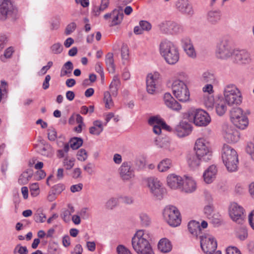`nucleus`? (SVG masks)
<instances>
[{
    "label": "nucleus",
    "mask_w": 254,
    "mask_h": 254,
    "mask_svg": "<svg viewBox=\"0 0 254 254\" xmlns=\"http://www.w3.org/2000/svg\"><path fill=\"white\" fill-rule=\"evenodd\" d=\"M151 235L146 230H139L132 238V246L137 254H154L150 244Z\"/></svg>",
    "instance_id": "1"
},
{
    "label": "nucleus",
    "mask_w": 254,
    "mask_h": 254,
    "mask_svg": "<svg viewBox=\"0 0 254 254\" xmlns=\"http://www.w3.org/2000/svg\"><path fill=\"white\" fill-rule=\"evenodd\" d=\"M159 52L166 62L169 64H175L179 60L180 53L178 46L168 39L161 40L159 44Z\"/></svg>",
    "instance_id": "2"
},
{
    "label": "nucleus",
    "mask_w": 254,
    "mask_h": 254,
    "mask_svg": "<svg viewBox=\"0 0 254 254\" xmlns=\"http://www.w3.org/2000/svg\"><path fill=\"white\" fill-rule=\"evenodd\" d=\"M223 162L230 172H236L238 168V155L236 151L227 144H224L221 151Z\"/></svg>",
    "instance_id": "3"
},
{
    "label": "nucleus",
    "mask_w": 254,
    "mask_h": 254,
    "mask_svg": "<svg viewBox=\"0 0 254 254\" xmlns=\"http://www.w3.org/2000/svg\"><path fill=\"white\" fill-rule=\"evenodd\" d=\"M234 52L231 44L230 38L223 36L218 42L216 47L215 55L218 59L227 60L232 57Z\"/></svg>",
    "instance_id": "4"
},
{
    "label": "nucleus",
    "mask_w": 254,
    "mask_h": 254,
    "mask_svg": "<svg viewBox=\"0 0 254 254\" xmlns=\"http://www.w3.org/2000/svg\"><path fill=\"white\" fill-rule=\"evenodd\" d=\"M194 150L195 155L207 162L211 160L212 150L209 142L204 138H199L195 142Z\"/></svg>",
    "instance_id": "5"
},
{
    "label": "nucleus",
    "mask_w": 254,
    "mask_h": 254,
    "mask_svg": "<svg viewBox=\"0 0 254 254\" xmlns=\"http://www.w3.org/2000/svg\"><path fill=\"white\" fill-rule=\"evenodd\" d=\"M223 95L225 102L229 106L239 105L242 102V93L233 84L226 85L224 88Z\"/></svg>",
    "instance_id": "6"
},
{
    "label": "nucleus",
    "mask_w": 254,
    "mask_h": 254,
    "mask_svg": "<svg viewBox=\"0 0 254 254\" xmlns=\"http://www.w3.org/2000/svg\"><path fill=\"white\" fill-rule=\"evenodd\" d=\"M172 90L174 96L180 102L185 103L189 101L190 93L189 88L182 80H173Z\"/></svg>",
    "instance_id": "7"
},
{
    "label": "nucleus",
    "mask_w": 254,
    "mask_h": 254,
    "mask_svg": "<svg viewBox=\"0 0 254 254\" xmlns=\"http://www.w3.org/2000/svg\"><path fill=\"white\" fill-rule=\"evenodd\" d=\"M188 118L190 121H193L194 124L198 127H205L211 121V118L208 114L201 109L189 111Z\"/></svg>",
    "instance_id": "8"
},
{
    "label": "nucleus",
    "mask_w": 254,
    "mask_h": 254,
    "mask_svg": "<svg viewBox=\"0 0 254 254\" xmlns=\"http://www.w3.org/2000/svg\"><path fill=\"white\" fill-rule=\"evenodd\" d=\"M124 11L127 14V6L124 9L121 6H118L110 12L105 14L104 19L108 22L110 27L120 24L124 18Z\"/></svg>",
    "instance_id": "9"
},
{
    "label": "nucleus",
    "mask_w": 254,
    "mask_h": 254,
    "mask_svg": "<svg viewBox=\"0 0 254 254\" xmlns=\"http://www.w3.org/2000/svg\"><path fill=\"white\" fill-rule=\"evenodd\" d=\"M163 217L169 225L175 227L180 225L181 222V214L175 206H167L163 211Z\"/></svg>",
    "instance_id": "10"
},
{
    "label": "nucleus",
    "mask_w": 254,
    "mask_h": 254,
    "mask_svg": "<svg viewBox=\"0 0 254 254\" xmlns=\"http://www.w3.org/2000/svg\"><path fill=\"white\" fill-rule=\"evenodd\" d=\"M230 118L234 125L241 129H245L249 125V119L240 108H233L230 112Z\"/></svg>",
    "instance_id": "11"
},
{
    "label": "nucleus",
    "mask_w": 254,
    "mask_h": 254,
    "mask_svg": "<svg viewBox=\"0 0 254 254\" xmlns=\"http://www.w3.org/2000/svg\"><path fill=\"white\" fill-rule=\"evenodd\" d=\"M144 182L149 189L150 192L156 199L160 200L163 198L165 189L157 178L154 177L147 178L144 179Z\"/></svg>",
    "instance_id": "12"
},
{
    "label": "nucleus",
    "mask_w": 254,
    "mask_h": 254,
    "mask_svg": "<svg viewBox=\"0 0 254 254\" xmlns=\"http://www.w3.org/2000/svg\"><path fill=\"white\" fill-rule=\"evenodd\" d=\"M17 12L16 7L10 0L0 1V19L5 20L7 18H14Z\"/></svg>",
    "instance_id": "13"
},
{
    "label": "nucleus",
    "mask_w": 254,
    "mask_h": 254,
    "mask_svg": "<svg viewBox=\"0 0 254 254\" xmlns=\"http://www.w3.org/2000/svg\"><path fill=\"white\" fill-rule=\"evenodd\" d=\"M200 246L205 254H213L217 247L216 239L211 235L205 234L200 236Z\"/></svg>",
    "instance_id": "14"
},
{
    "label": "nucleus",
    "mask_w": 254,
    "mask_h": 254,
    "mask_svg": "<svg viewBox=\"0 0 254 254\" xmlns=\"http://www.w3.org/2000/svg\"><path fill=\"white\" fill-rule=\"evenodd\" d=\"M232 58L239 64H248L252 62L251 54L244 49H235Z\"/></svg>",
    "instance_id": "15"
},
{
    "label": "nucleus",
    "mask_w": 254,
    "mask_h": 254,
    "mask_svg": "<svg viewBox=\"0 0 254 254\" xmlns=\"http://www.w3.org/2000/svg\"><path fill=\"white\" fill-rule=\"evenodd\" d=\"M244 209L237 203L232 202L229 207V214L231 218L238 223H241L244 218Z\"/></svg>",
    "instance_id": "16"
},
{
    "label": "nucleus",
    "mask_w": 254,
    "mask_h": 254,
    "mask_svg": "<svg viewBox=\"0 0 254 254\" xmlns=\"http://www.w3.org/2000/svg\"><path fill=\"white\" fill-rule=\"evenodd\" d=\"M192 130V127L191 124L186 120L180 121L174 129V133L180 138L188 136Z\"/></svg>",
    "instance_id": "17"
},
{
    "label": "nucleus",
    "mask_w": 254,
    "mask_h": 254,
    "mask_svg": "<svg viewBox=\"0 0 254 254\" xmlns=\"http://www.w3.org/2000/svg\"><path fill=\"white\" fill-rule=\"evenodd\" d=\"M160 74L158 72L150 73L146 78V90L148 93L153 94L155 93L157 86L159 83Z\"/></svg>",
    "instance_id": "18"
},
{
    "label": "nucleus",
    "mask_w": 254,
    "mask_h": 254,
    "mask_svg": "<svg viewBox=\"0 0 254 254\" xmlns=\"http://www.w3.org/2000/svg\"><path fill=\"white\" fill-rule=\"evenodd\" d=\"M148 123L153 127V132L156 134H160L162 128L168 129L169 127L165 122L158 117H152L149 118Z\"/></svg>",
    "instance_id": "19"
},
{
    "label": "nucleus",
    "mask_w": 254,
    "mask_h": 254,
    "mask_svg": "<svg viewBox=\"0 0 254 254\" xmlns=\"http://www.w3.org/2000/svg\"><path fill=\"white\" fill-rule=\"evenodd\" d=\"M167 183L171 189H181L183 184V178L175 174H170L167 177Z\"/></svg>",
    "instance_id": "20"
},
{
    "label": "nucleus",
    "mask_w": 254,
    "mask_h": 254,
    "mask_svg": "<svg viewBox=\"0 0 254 254\" xmlns=\"http://www.w3.org/2000/svg\"><path fill=\"white\" fill-rule=\"evenodd\" d=\"M218 170L217 166L211 165L209 166L203 173V179L207 184H211L216 178Z\"/></svg>",
    "instance_id": "21"
},
{
    "label": "nucleus",
    "mask_w": 254,
    "mask_h": 254,
    "mask_svg": "<svg viewBox=\"0 0 254 254\" xmlns=\"http://www.w3.org/2000/svg\"><path fill=\"white\" fill-rule=\"evenodd\" d=\"M163 99L165 104L169 108L176 111L181 110V105L173 97L170 93H165Z\"/></svg>",
    "instance_id": "22"
},
{
    "label": "nucleus",
    "mask_w": 254,
    "mask_h": 254,
    "mask_svg": "<svg viewBox=\"0 0 254 254\" xmlns=\"http://www.w3.org/2000/svg\"><path fill=\"white\" fill-rule=\"evenodd\" d=\"M177 6L178 10L182 13L190 16L193 14L192 6L188 0H179Z\"/></svg>",
    "instance_id": "23"
},
{
    "label": "nucleus",
    "mask_w": 254,
    "mask_h": 254,
    "mask_svg": "<svg viewBox=\"0 0 254 254\" xmlns=\"http://www.w3.org/2000/svg\"><path fill=\"white\" fill-rule=\"evenodd\" d=\"M223 136L227 142L229 143H235L239 139L240 133L232 127H228L224 131Z\"/></svg>",
    "instance_id": "24"
},
{
    "label": "nucleus",
    "mask_w": 254,
    "mask_h": 254,
    "mask_svg": "<svg viewBox=\"0 0 254 254\" xmlns=\"http://www.w3.org/2000/svg\"><path fill=\"white\" fill-rule=\"evenodd\" d=\"M183 190L187 193L194 191L196 188V183L192 177L185 176L183 178Z\"/></svg>",
    "instance_id": "25"
},
{
    "label": "nucleus",
    "mask_w": 254,
    "mask_h": 254,
    "mask_svg": "<svg viewBox=\"0 0 254 254\" xmlns=\"http://www.w3.org/2000/svg\"><path fill=\"white\" fill-rule=\"evenodd\" d=\"M222 17V12L219 9L209 11L206 15L208 22L211 25H215L219 23Z\"/></svg>",
    "instance_id": "26"
},
{
    "label": "nucleus",
    "mask_w": 254,
    "mask_h": 254,
    "mask_svg": "<svg viewBox=\"0 0 254 254\" xmlns=\"http://www.w3.org/2000/svg\"><path fill=\"white\" fill-rule=\"evenodd\" d=\"M158 250L162 253H168L172 249L171 242L167 238L161 239L158 244Z\"/></svg>",
    "instance_id": "27"
},
{
    "label": "nucleus",
    "mask_w": 254,
    "mask_h": 254,
    "mask_svg": "<svg viewBox=\"0 0 254 254\" xmlns=\"http://www.w3.org/2000/svg\"><path fill=\"white\" fill-rule=\"evenodd\" d=\"M104 126L101 121L96 120L94 121L93 126L89 128L90 133L95 135H99L103 131Z\"/></svg>",
    "instance_id": "28"
},
{
    "label": "nucleus",
    "mask_w": 254,
    "mask_h": 254,
    "mask_svg": "<svg viewBox=\"0 0 254 254\" xmlns=\"http://www.w3.org/2000/svg\"><path fill=\"white\" fill-rule=\"evenodd\" d=\"M33 176V171L30 169H27L20 175L18 183L20 185L27 184Z\"/></svg>",
    "instance_id": "29"
},
{
    "label": "nucleus",
    "mask_w": 254,
    "mask_h": 254,
    "mask_svg": "<svg viewBox=\"0 0 254 254\" xmlns=\"http://www.w3.org/2000/svg\"><path fill=\"white\" fill-rule=\"evenodd\" d=\"M151 29V24L147 21L141 20L139 25L134 28V33L135 34H141L144 31H148Z\"/></svg>",
    "instance_id": "30"
},
{
    "label": "nucleus",
    "mask_w": 254,
    "mask_h": 254,
    "mask_svg": "<svg viewBox=\"0 0 254 254\" xmlns=\"http://www.w3.org/2000/svg\"><path fill=\"white\" fill-rule=\"evenodd\" d=\"M156 145L159 148H163L164 150L169 151L174 150V148L171 146L170 139L169 138H162L161 139H157L156 140Z\"/></svg>",
    "instance_id": "31"
},
{
    "label": "nucleus",
    "mask_w": 254,
    "mask_h": 254,
    "mask_svg": "<svg viewBox=\"0 0 254 254\" xmlns=\"http://www.w3.org/2000/svg\"><path fill=\"white\" fill-rule=\"evenodd\" d=\"M188 227L189 231L191 234L196 237H198L200 234L201 228L199 222L191 220L189 223Z\"/></svg>",
    "instance_id": "32"
},
{
    "label": "nucleus",
    "mask_w": 254,
    "mask_h": 254,
    "mask_svg": "<svg viewBox=\"0 0 254 254\" xmlns=\"http://www.w3.org/2000/svg\"><path fill=\"white\" fill-rule=\"evenodd\" d=\"M202 80L206 83L216 84L218 83L216 75L213 72L207 71L204 72L201 77Z\"/></svg>",
    "instance_id": "33"
},
{
    "label": "nucleus",
    "mask_w": 254,
    "mask_h": 254,
    "mask_svg": "<svg viewBox=\"0 0 254 254\" xmlns=\"http://www.w3.org/2000/svg\"><path fill=\"white\" fill-rule=\"evenodd\" d=\"M105 61L108 70L110 73H114L115 71V64L113 54L108 53L105 56Z\"/></svg>",
    "instance_id": "34"
},
{
    "label": "nucleus",
    "mask_w": 254,
    "mask_h": 254,
    "mask_svg": "<svg viewBox=\"0 0 254 254\" xmlns=\"http://www.w3.org/2000/svg\"><path fill=\"white\" fill-rule=\"evenodd\" d=\"M172 166V160L169 158H165L158 164L157 168L159 172H164L167 171Z\"/></svg>",
    "instance_id": "35"
},
{
    "label": "nucleus",
    "mask_w": 254,
    "mask_h": 254,
    "mask_svg": "<svg viewBox=\"0 0 254 254\" xmlns=\"http://www.w3.org/2000/svg\"><path fill=\"white\" fill-rule=\"evenodd\" d=\"M73 68V65L71 62H66L62 67L60 75L61 77L67 75L69 76Z\"/></svg>",
    "instance_id": "36"
},
{
    "label": "nucleus",
    "mask_w": 254,
    "mask_h": 254,
    "mask_svg": "<svg viewBox=\"0 0 254 254\" xmlns=\"http://www.w3.org/2000/svg\"><path fill=\"white\" fill-rule=\"evenodd\" d=\"M225 101L220 100L217 101L215 105L216 112L219 116H222L227 110V106Z\"/></svg>",
    "instance_id": "37"
},
{
    "label": "nucleus",
    "mask_w": 254,
    "mask_h": 254,
    "mask_svg": "<svg viewBox=\"0 0 254 254\" xmlns=\"http://www.w3.org/2000/svg\"><path fill=\"white\" fill-rule=\"evenodd\" d=\"M164 25L169 26V33L177 34L181 32L183 30L182 26L180 24L174 22L168 21L166 23L164 24Z\"/></svg>",
    "instance_id": "38"
},
{
    "label": "nucleus",
    "mask_w": 254,
    "mask_h": 254,
    "mask_svg": "<svg viewBox=\"0 0 254 254\" xmlns=\"http://www.w3.org/2000/svg\"><path fill=\"white\" fill-rule=\"evenodd\" d=\"M201 162H203L202 159L198 157L197 155L191 156L188 160V164L192 168L198 167Z\"/></svg>",
    "instance_id": "39"
},
{
    "label": "nucleus",
    "mask_w": 254,
    "mask_h": 254,
    "mask_svg": "<svg viewBox=\"0 0 254 254\" xmlns=\"http://www.w3.org/2000/svg\"><path fill=\"white\" fill-rule=\"evenodd\" d=\"M139 217L142 226L147 227L151 224V218L147 213L141 212L139 214Z\"/></svg>",
    "instance_id": "40"
},
{
    "label": "nucleus",
    "mask_w": 254,
    "mask_h": 254,
    "mask_svg": "<svg viewBox=\"0 0 254 254\" xmlns=\"http://www.w3.org/2000/svg\"><path fill=\"white\" fill-rule=\"evenodd\" d=\"M120 178L123 181L127 180V162H124L118 169Z\"/></svg>",
    "instance_id": "41"
},
{
    "label": "nucleus",
    "mask_w": 254,
    "mask_h": 254,
    "mask_svg": "<svg viewBox=\"0 0 254 254\" xmlns=\"http://www.w3.org/2000/svg\"><path fill=\"white\" fill-rule=\"evenodd\" d=\"M38 151L39 153L45 156H50L52 155L51 147L49 145L39 146Z\"/></svg>",
    "instance_id": "42"
},
{
    "label": "nucleus",
    "mask_w": 254,
    "mask_h": 254,
    "mask_svg": "<svg viewBox=\"0 0 254 254\" xmlns=\"http://www.w3.org/2000/svg\"><path fill=\"white\" fill-rule=\"evenodd\" d=\"M46 217L43 213L42 208H38L34 214V220L37 223H43L45 221Z\"/></svg>",
    "instance_id": "43"
},
{
    "label": "nucleus",
    "mask_w": 254,
    "mask_h": 254,
    "mask_svg": "<svg viewBox=\"0 0 254 254\" xmlns=\"http://www.w3.org/2000/svg\"><path fill=\"white\" fill-rule=\"evenodd\" d=\"M82 143L83 140L79 137H73L69 141L70 146L72 149H77Z\"/></svg>",
    "instance_id": "44"
},
{
    "label": "nucleus",
    "mask_w": 254,
    "mask_h": 254,
    "mask_svg": "<svg viewBox=\"0 0 254 254\" xmlns=\"http://www.w3.org/2000/svg\"><path fill=\"white\" fill-rule=\"evenodd\" d=\"M75 161V158L66 156L64 158L63 163L66 170H70L74 166Z\"/></svg>",
    "instance_id": "45"
},
{
    "label": "nucleus",
    "mask_w": 254,
    "mask_h": 254,
    "mask_svg": "<svg viewBox=\"0 0 254 254\" xmlns=\"http://www.w3.org/2000/svg\"><path fill=\"white\" fill-rule=\"evenodd\" d=\"M50 50L52 54L58 55L63 52V47L61 43L57 42L53 44L50 47Z\"/></svg>",
    "instance_id": "46"
},
{
    "label": "nucleus",
    "mask_w": 254,
    "mask_h": 254,
    "mask_svg": "<svg viewBox=\"0 0 254 254\" xmlns=\"http://www.w3.org/2000/svg\"><path fill=\"white\" fill-rule=\"evenodd\" d=\"M104 101L105 103L106 108L110 109L113 106V102L109 91H106L104 92Z\"/></svg>",
    "instance_id": "47"
},
{
    "label": "nucleus",
    "mask_w": 254,
    "mask_h": 254,
    "mask_svg": "<svg viewBox=\"0 0 254 254\" xmlns=\"http://www.w3.org/2000/svg\"><path fill=\"white\" fill-rule=\"evenodd\" d=\"M203 212L208 218L209 217H212L211 216L215 212L213 204H208L206 205L204 207Z\"/></svg>",
    "instance_id": "48"
},
{
    "label": "nucleus",
    "mask_w": 254,
    "mask_h": 254,
    "mask_svg": "<svg viewBox=\"0 0 254 254\" xmlns=\"http://www.w3.org/2000/svg\"><path fill=\"white\" fill-rule=\"evenodd\" d=\"M174 80H182L187 83L188 81V76L187 73L184 71H179L175 73Z\"/></svg>",
    "instance_id": "49"
},
{
    "label": "nucleus",
    "mask_w": 254,
    "mask_h": 254,
    "mask_svg": "<svg viewBox=\"0 0 254 254\" xmlns=\"http://www.w3.org/2000/svg\"><path fill=\"white\" fill-rule=\"evenodd\" d=\"M31 195L34 197L37 196L39 193V187L37 183L31 184L30 186Z\"/></svg>",
    "instance_id": "50"
},
{
    "label": "nucleus",
    "mask_w": 254,
    "mask_h": 254,
    "mask_svg": "<svg viewBox=\"0 0 254 254\" xmlns=\"http://www.w3.org/2000/svg\"><path fill=\"white\" fill-rule=\"evenodd\" d=\"M186 54L190 58L194 59L196 57V53L193 45L184 49Z\"/></svg>",
    "instance_id": "51"
},
{
    "label": "nucleus",
    "mask_w": 254,
    "mask_h": 254,
    "mask_svg": "<svg viewBox=\"0 0 254 254\" xmlns=\"http://www.w3.org/2000/svg\"><path fill=\"white\" fill-rule=\"evenodd\" d=\"M237 237L241 241L245 240L248 237L247 230L243 227L239 229L237 232Z\"/></svg>",
    "instance_id": "52"
},
{
    "label": "nucleus",
    "mask_w": 254,
    "mask_h": 254,
    "mask_svg": "<svg viewBox=\"0 0 254 254\" xmlns=\"http://www.w3.org/2000/svg\"><path fill=\"white\" fill-rule=\"evenodd\" d=\"M246 151L251 158L254 161V144L253 143L250 142L247 144Z\"/></svg>",
    "instance_id": "53"
},
{
    "label": "nucleus",
    "mask_w": 254,
    "mask_h": 254,
    "mask_svg": "<svg viewBox=\"0 0 254 254\" xmlns=\"http://www.w3.org/2000/svg\"><path fill=\"white\" fill-rule=\"evenodd\" d=\"M117 199L116 198H110L106 203V207L108 209H114L117 205Z\"/></svg>",
    "instance_id": "54"
},
{
    "label": "nucleus",
    "mask_w": 254,
    "mask_h": 254,
    "mask_svg": "<svg viewBox=\"0 0 254 254\" xmlns=\"http://www.w3.org/2000/svg\"><path fill=\"white\" fill-rule=\"evenodd\" d=\"M211 216L208 217V219L211 220L213 224L217 225L220 223L222 217L219 213L215 212Z\"/></svg>",
    "instance_id": "55"
},
{
    "label": "nucleus",
    "mask_w": 254,
    "mask_h": 254,
    "mask_svg": "<svg viewBox=\"0 0 254 254\" xmlns=\"http://www.w3.org/2000/svg\"><path fill=\"white\" fill-rule=\"evenodd\" d=\"M70 215L71 212L68 210L65 209L62 211L61 214V217L65 222L68 223L71 220Z\"/></svg>",
    "instance_id": "56"
},
{
    "label": "nucleus",
    "mask_w": 254,
    "mask_h": 254,
    "mask_svg": "<svg viewBox=\"0 0 254 254\" xmlns=\"http://www.w3.org/2000/svg\"><path fill=\"white\" fill-rule=\"evenodd\" d=\"M14 50L12 47H9L6 49L4 52V55L1 56L0 59L2 61L5 62V59H8L11 58L13 53Z\"/></svg>",
    "instance_id": "57"
},
{
    "label": "nucleus",
    "mask_w": 254,
    "mask_h": 254,
    "mask_svg": "<svg viewBox=\"0 0 254 254\" xmlns=\"http://www.w3.org/2000/svg\"><path fill=\"white\" fill-rule=\"evenodd\" d=\"M87 158V154L86 150L84 149H81L78 151L77 153V158L80 161H84Z\"/></svg>",
    "instance_id": "58"
},
{
    "label": "nucleus",
    "mask_w": 254,
    "mask_h": 254,
    "mask_svg": "<svg viewBox=\"0 0 254 254\" xmlns=\"http://www.w3.org/2000/svg\"><path fill=\"white\" fill-rule=\"evenodd\" d=\"M76 28V24L74 22H71L68 24L65 29V34L68 35L72 33Z\"/></svg>",
    "instance_id": "59"
},
{
    "label": "nucleus",
    "mask_w": 254,
    "mask_h": 254,
    "mask_svg": "<svg viewBox=\"0 0 254 254\" xmlns=\"http://www.w3.org/2000/svg\"><path fill=\"white\" fill-rule=\"evenodd\" d=\"M181 44L183 49L192 45L190 39L188 37H184L181 39Z\"/></svg>",
    "instance_id": "60"
},
{
    "label": "nucleus",
    "mask_w": 254,
    "mask_h": 254,
    "mask_svg": "<svg viewBox=\"0 0 254 254\" xmlns=\"http://www.w3.org/2000/svg\"><path fill=\"white\" fill-rule=\"evenodd\" d=\"M104 11L105 10L102 7H101V6L95 5L93 6L92 9V13L94 16L97 17L99 16L100 14Z\"/></svg>",
    "instance_id": "61"
},
{
    "label": "nucleus",
    "mask_w": 254,
    "mask_h": 254,
    "mask_svg": "<svg viewBox=\"0 0 254 254\" xmlns=\"http://www.w3.org/2000/svg\"><path fill=\"white\" fill-rule=\"evenodd\" d=\"M213 84L208 83L205 85L202 88V91L204 93H207L209 95H211L213 93Z\"/></svg>",
    "instance_id": "62"
},
{
    "label": "nucleus",
    "mask_w": 254,
    "mask_h": 254,
    "mask_svg": "<svg viewBox=\"0 0 254 254\" xmlns=\"http://www.w3.org/2000/svg\"><path fill=\"white\" fill-rule=\"evenodd\" d=\"M48 138L51 141H54L57 138V132L54 128H49L48 130Z\"/></svg>",
    "instance_id": "63"
},
{
    "label": "nucleus",
    "mask_w": 254,
    "mask_h": 254,
    "mask_svg": "<svg viewBox=\"0 0 254 254\" xmlns=\"http://www.w3.org/2000/svg\"><path fill=\"white\" fill-rule=\"evenodd\" d=\"M226 254H242L240 251L235 247H229L226 250Z\"/></svg>",
    "instance_id": "64"
}]
</instances>
